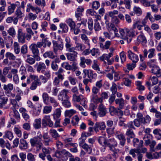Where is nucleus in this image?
Wrapping results in <instances>:
<instances>
[{
	"instance_id": "nucleus-1",
	"label": "nucleus",
	"mask_w": 161,
	"mask_h": 161,
	"mask_svg": "<svg viewBox=\"0 0 161 161\" xmlns=\"http://www.w3.org/2000/svg\"><path fill=\"white\" fill-rule=\"evenodd\" d=\"M11 104L13 106L11 108L13 112H10L9 114L11 121L10 123L14 125L17 122L19 121L20 119L19 114L17 110L19 109V105L17 104L16 101L14 100L12 101Z\"/></svg>"
},
{
	"instance_id": "nucleus-2",
	"label": "nucleus",
	"mask_w": 161,
	"mask_h": 161,
	"mask_svg": "<svg viewBox=\"0 0 161 161\" xmlns=\"http://www.w3.org/2000/svg\"><path fill=\"white\" fill-rule=\"evenodd\" d=\"M97 141L100 145L108 147H111V145L116 141L114 138L107 139L105 136L98 137Z\"/></svg>"
},
{
	"instance_id": "nucleus-3",
	"label": "nucleus",
	"mask_w": 161,
	"mask_h": 161,
	"mask_svg": "<svg viewBox=\"0 0 161 161\" xmlns=\"http://www.w3.org/2000/svg\"><path fill=\"white\" fill-rule=\"evenodd\" d=\"M72 154L68 151L63 149L61 151H57L53 155V157H56L57 158H61L63 160H66L68 159V157H71Z\"/></svg>"
},
{
	"instance_id": "nucleus-4",
	"label": "nucleus",
	"mask_w": 161,
	"mask_h": 161,
	"mask_svg": "<svg viewBox=\"0 0 161 161\" xmlns=\"http://www.w3.org/2000/svg\"><path fill=\"white\" fill-rule=\"evenodd\" d=\"M61 110L60 108H57L54 112L52 115L53 116V119L55 120L54 124V127L55 128L60 127V117L61 116Z\"/></svg>"
},
{
	"instance_id": "nucleus-5",
	"label": "nucleus",
	"mask_w": 161,
	"mask_h": 161,
	"mask_svg": "<svg viewBox=\"0 0 161 161\" xmlns=\"http://www.w3.org/2000/svg\"><path fill=\"white\" fill-rule=\"evenodd\" d=\"M36 65H37L36 71L37 72L44 74L47 77L50 76V74L48 71L46 70V66L44 63L39 62L37 63Z\"/></svg>"
},
{
	"instance_id": "nucleus-6",
	"label": "nucleus",
	"mask_w": 161,
	"mask_h": 161,
	"mask_svg": "<svg viewBox=\"0 0 161 161\" xmlns=\"http://www.w3.org/2000/svg\"><path fill=\"white\" fill-rule=\"evenodd\" d=\"M42 127L45 128L47 126L50 127H54V124L50 118V115H45L43 117L42 121Z\"/></svg>"
},
{
	"instance_id": "nucleus-7",
	"label": "nucleus",
	"mask_w": 161,
	"mask_h": 161,
	"mask_svg": "<svg viewBox=\"0 0 161 161\" xmlns=\"http://www.w3.org/2000/svg\"><path fill=\"white\" fill-rule=\"evenodd\" d=\"M30 78L34 80L31 83L30 88L32 90H34L37 88V86H40L41 85V82L38 76L36 75H30Z\"/></svg>"
},
{
	"instance_id": "nucleus-8",
	"label": "nucleus",
	"mask_w": 161,
	"mask_h": 161,
	"mask_svg": "<svg viewBox=\"0 0 161 161\" xmlns=\"http://www.w3.org/2000/svg\"><path fill=\"white\" fill-rule=\"evenodd\" d=\"M29 48L33 54V57L36 59L37 61H40L41 58L39 55V50L36 47L35 44H31L29 47Z\"/></svg>"
},
{
	"instance_id": "nucleus-9",
	"label": "nucleus",
	"mask_w": 161,
	"mask_h": 161,
	"mask_svg": "<svg viewBox=\"0 0 161 161\" xmlns=\"http://www.w3.org/2000/svg\"><path fill=\"white\" fill-rule=\"evenodd\" d=\"M53 45V51L55 53H57L58 50H62L64 48V43L62 40L59 43L53 40L52 42Z\"/></svg>"
},
{
	"instance_id": "nucleus-10",
	"label": "nucleus",
	"mask_w": 161,
	"mask_h": 161,
	"mask_svg": "<svg viewBox=\"0 0 161 161\" xmlns=\"http://www.w3.org/2000/svg\"><path fill=\"white\" fill-rule=\"evenodd\" d=\"M140 32L141 34L137 37L135 43L136 45H139L141 43L144 45L146 43L147 40L142 32L141 31Z\"/></svg>"
},
{
	"instance_id": "nucleus-11",
	"label": "nucleus",
	"mask_w": 161,
	"mask_h": 161,
	"mask_svg": "<svg viewBox=\"0 0 161 161\" xmlns=\"http://www.w3.org/2000/svg\"><path fill=\"white\" fill-rule=\"evenodd\" d=\"M17 37L19 42L21 44H24L25 42V34L23 32L21 28H19L18 30Z\"/></svg>"
},
{
	"instance_id": "nucleus-12",
	"label": "nucleus",
	"mask_w": 161,
	"mask_h": 161,
	"mask_svg": "<svg viewBox=\"0 0 161 161\" xmlns=\"http://www.w3.org/2000/svg\"><path fill=\"white\" fill-rule=\"evenodd\" d=\"M69 91L66 89L62 90L58 95V99L59 100L63 101L67 99H69V97L68 95Z\"/></svg>"
},
{
	"instance_id": "nucleus-13",
	"label": "nucleus",
	"mask_w": 161,
	"mask_h": 161,
	"mask_svg": "<svg viewBox=\"0 0 161 161\" xmlns=\"http://www.w3.org/2000/svg\"><path fill=\"white\" fill-rule=\"evenodd\" d=\"M98 114L100 117L104 116L107 113V108L102 103H100L98 105Z\"/></svg>"
},
{
	"instance_id": "nucleus-14",
	"label": "nucleus",
	"mask_w": 161,
	"mask_h": 161,
	"mask_svg": "<svg viewBox=\"0 0 161 161\" xmlns=\"http://www.w3.org/2000/svg\"><path fill=\"white\" fill-rule=\"evenodd\" d=\"M75 48L73 51L69 52L70 53H66V55L67 59L70 61H74L76 60V58L77 57L78 53L75 51Z\"/></svg>"
},
{
	"instance_id": "nucleus-15",
	"label": "nucleus",
	"mask_w": 161,
	"mask_h": 161,
	"mask_svg": "<svg viewBox=\"0 0 161 161\" xmlns=\"http://www.w3.org/2000/svg\"><path fill=\"white\" fill-rule=\"evenodd\" d=\"M92 63L91 60L89 58H86L84 57H80V62L79 64L80 66L82 68H85L86 67V63L87 65H90Z\"/></svg>"
},
{
	"instance_id": "nucleus-16",
	"label": "nucleus",
	"mask_w": 161,
	"mask_h": 161,
	"mask_svg": "<svg viewBox=\"0 0 161 161\" xmlns=\"http://www.w3.org/2000/svg\"><path fill=\"white\" fill-rule=\"evenodd\" d=\"M65 47L66 50L68 52L73 51L74 49L75 48L74 47H72V44L71 42V40L69 37H66L65 38Z\"/></svg>"
},
{
	"instance_id": "nucleus-17",
	"label": "nucleus",
	"mask_w": 161,
	"mask_h": 161,
	"mask_svg": "<svg viewBox=\"0 0 161 161\" xmlns=\"http://www.w3.org/2000/svg\"><path fill=\"white\" fill-rule=\"evenodd\" d=\"M109 111L111 115L112 116L123 114V112L119 108H116L114 106L110 107L109 108Z\"/></svg>"
},
{
	"instance_id": "nucleus-18",
	"label": "nucleus",
	"mask_w": 161,
	"mask_h": 161,
	"mask_svg": "<svg viewBox=\"0 0 161 161\" xmlns=\"http://www.w3.org/2000/svg\"><path fill=\"white\" fill-rule=\"evenodd\" d=\"M117 146V142L116 141L114 143H113V144L112 143V144L111 145V147H108L109 151L113 153L112 154V155L113 157H114V158L115 159H116L117 157V152L119 151V149H118L115 148V147H116Z\"/></svg>"
},
{
	"instance_id": "nucleus-19",
	"label": "nucleus",
	"mask_w": 161,
	"mask_h": 161,
	"mask_svg": "<svg viewBox=\"0 0 161 161\" xmlns=\"http://www.w3.org/2000/svg\"><path fill=\"white\" fill-rule=\"evenodd\" d=\"M128 56L129 59L131 60L133 63H136L139 60L138 56L130 50L127 52Z\"/></svg>"
},
{
	"instance_id": "nucleus-20",
	"label": "nucleus",
	"mask_w": 161,
	"mask_h": 161,
	"mask_svg": "<svg viewBox=\"0 0 161 161\" xmlns=\"http://www.w3.org/2000/svg\"><path fill=\"white\" fill-rule=\"evenodd\" d=\"M84 11V8L82 7H79L75 12V16L77 20L80 21L81 20V16L82 15V13Z\"/></svg>"
},
{
	"instance_id": "nucleus-21",
	"label": "nucleus",
	"mask_w": 161,
	"mask_h": 161,
	"mask_svg": "<svg viewBox=\"0 0 161 161\" xmlns=\"http://www.w3.org/2000/svg\"><path fill=\"white\" fill-rule=\"evenodd\" d=\"M43 143L45 145L48 146L49 143L52 142L51 139L47 133H44L42 135Z\"/></svg>"
},
{
	"instance_id": "nucleus-22",
	"label": "nucleus",
	"mask_w": 161,
	"mask_h": 161,
	"mask_svg": "<svg viewBox=\"0 0 161 161\" xmlns=\"http://www.w3.org/2000/svg\"><path fill=\"white\" fill-rule=\"evenodd\" d=\"M116 136L119 140L120 144L122 146H124L126 139L124 135L122 133L117 132L116 134Z\"/></svg>"
},
{
	"instance_id": "nucleus-23",
	"label": "nucleus",
	"mask_w": 161,
	"mask_h": 161,
	"mask_svg": "<svg viewBox=\"0 0 161 161\" xmlns=\"http://www.w3.org/2000/svg\"><path fill=\"white\" fill-rule=\"evenodd\" d=\"M118 11L117 10H114L113 11L109 12V15L110 17H112V21L115 24H117L119 22V19L116 17H114V15L117 14Z\"/></svg>"
},
{
	"instance_id": "nucleus-24",
	"label": "nucleus",
	"mask_w": 161,
	"mask_h": 161,
	"mask_svg": "<svg viewBox=\"0 0 161 161\" xmlns=\"http://www.w3.org/2000/svg\"><path fill=\"white\" fill-rule=\"evenodd\" d=\"M19 147L21 150H25L28 147V144L26 141L23 139L20 140Z\"/></svg>"
},
{
	"instance_id": "nucleus-25",
	"label": "nucleus",
	"mask_w": 161,
	"mask_h": 161,
	"mask_svg": "<svg viewBox=\"0 0 161 161\" xmlns=\"http://www.w3.org/2000/svg\"><path fill=\"white\" fill-rule=\"evenodd\" d=\"M16 8V4L14 3H10V5L8 6V13L9 15H10L14 12Z\"/></svg>"
},
{
	"instance_id": "nucleus-26",
	"label": "nucleus",
	"mask_w": 161,
	"mask_h": 161,
	"mask_svg": "<svg viewBox=\"0 0 161 161\" xmlns=\"http://www.w3.org/2000/svg\"><path fill=\"white\" fill-rule=\"evenodd\" d=\"M134 29H128V33H127V36L129 37H133L138 34L139 32L137 30H135Z\"/></svg>"
},
{
	"instance_id": "nucleus-27",
	"label": "nucleus",
	"mask_w": 161,
	"mask_h": 161,
	"mask_svg": "<svg viewBox=\"0 0 161 161\" xmlns=\"http://www.w3.org/2000/svg\"><path fill=\"white\" fill-rule=\"evenodd\" d=\"M134 146L136 147H141L143 144V142L141 140L140 141L137 138H135L133 141Z\"/></svg>"
},
{
	"instance_id": "nucleus-28",
	"label": "nucleus",
	"mask_w": 161,
	"mask_h": 161,
	"mask_svg": "<svg viewBox=\"0 0 161 161\" xmlns=\"http://www.w3.org/2000/svg\"><path fill=\"white\" fill-rule=\"evenodd\" d=\"M49 133L51 136L55 139H57L60 137L58 133L57 130L55 129L50 130Z\"/></svg>"
},
{
	"instance_id": "nucleus-29",
	"label": "nucleus",
	"mask_w": 161,
	"mask_h": 161,
	"mask_svg": "<svg viewBox=\"0 0 161 161\" xmlns=\"http://www.w3.org/2000/svg\"><path fill=\"white\" fill-rule=\"evenodd\" d=\"M92 68L94 70L97 71L99 74H103L104 73L103 71H101L99 67L97 64V61L94 60L93 61V64L92 66Z\"/></svg>"
},
{
	"instance_id": "nucleus-30",
	"label": "nucleus",
	"mask_w": 161,
	"mask_h": 161,
	"mask_svg": "<svg viewBox=\"0 0 161 161\" xmlns=\"http://www.w3.org/2000/svg\"><path fill=\"white\" fill-rule=\"evenodd\" d=\"M41 119H35L33 124L34 128L36 129H38L41 127Z\"/></svg>"
},
{
	"instance_id": "nucleus-31",
	"label": "nucleus",
	"mask_w": 161,
	"mask_h": 161,
	"mask_svg": "<svg viewBox=\"0 0 161 161\" xmlns=\"http://www.w3.org/2000/svg\"><path fill=\"white\" fill-rule=\"evenodd\" d=\"M48 94L46 92H44L42 93V97L43 103L47 105L48 104V100L50 98Z\"/></svg>"
},
{
	"instance_id": "nucleus-32",
	"label": "nucleus",
	"mask_w": 161,
	"mask_h": 161,
	"mask_svg": "<svg viewBox=\"0 0 161 161\" xmlns=\"http://www.w3.org/2000/svg\"><path fill=\"white\" fill-rule=\"evenodd\" d=\"M119 32L122 39H124L126 38V36H127L128 29H120L119 30Z\"/></svg>"
},
{
	"instance_id": "nucleus-33",
	"label": "nucleus",
	"mask_w": 161,
	"mask_h": 161,
	"mask_svg": "<svg viewBox=\"0 0 161 161\" xmlns=\"http://www.w3.org/2000/svg\"><path fill=\"white\" fill-rule=\"evenodd\" d=\"M3 138H7L11 140L13 138V133L10 131L6 130L4 132V135L3 136Z\"/></svg>"
},
{
	"instance_id": "nucleus-34",
	"label": "nucleus",
	"mask_w": 161,
	"mask_h": 161,
	"mask_svg": "<svg viewBox=\"0 0 161 161\" xmlns=\"http://www.w3.org/2000/svg\"><path fill=\"white\" fill-rule=\"evenodd\" d=\"M113 55V53L112 52L109 53L108 54H104L101 56L100 57V58L102 61L108 60Z\"/></svg>"
},
{
	"instance_id": "nucleus-35",
	"label": "nucleus",
	"mask_w": 161,
	"mask_h": 161,
	"mask_svg": "<svg viewBox=\"0 0 161 161\" xmlns=\"http://www.w3.org/2000/svg\"><path fill=\"white\" fill-rule=\"evenodd\" d=\"M115 103L117 104H119V107L122 109L123 108L124 105V100L121 98H117L115 100Z\"/></svg>"
},
{
	"instance_id": "nucleus-36",
	"label": "nucleus",
	"mask_w": 161,
	"mask_h": 161,
	"mask_svg": "<svg viewBox=\"0 0 161 161\" xmlns=\"http://www.w3.org/2000/svg\"><path fill=\"white\" fill-rule=\"evenodd\" d=\"M140 153V150L139 149L134 148L131 149L129 151V154L132 155L133 158H135L136 157V153Z\"/></svg>"
},
{
	"instance_id": "nucleus-37",
	"label": "nucleus",
	"mask_w": 161,
	"mask_h": 161,
	"mask_svg": "<svg viewBox=\"0 0 161 161\" xmlns=\"http://www.w3.org/2000/svg\"><path fill=\"white\" fill-rule=\"evenodd\" d=\"M53 104V107H55L58 106L59 103L58 102L57 99L53 97H50L48 100V102Z\"/></svg>"
},
{
	"instance_id": "nucleus-38",
	"label": "nucleus",
	"mask_w": 161,
	"mask_h": 161,
	"mask_svg": "<svg viewBox=\"0 0 161 161\" xmlns=\"http://www.w3.org/2000/svg\"><path fill=\"white\" fill-rule=\"evenodd\" d=\"M41 42L43 45V47H46L47 46L50 47L51 45V42L49 41L47 37L42 39Z\"/></svg>"
},
{
	"instance_id": "nucleus-39",
	"label": "nucleus",
	"mask_w": 161,
	"mask_h": 161,
	"mask_svg": "<svg viewBox=\"0 0 161 161\" xmlns=\"http://www.w3.org/2000/svg\"><path fill=\"white\" fill-rule=\"evenodd\" d=\"M15 14L16 17L20 19L22 18L24 16V14L21 11V8L20 7L16 9Z\"/></svg>"
},
{
	"instance_id": "nucleus-40",
	"label": "nucleus",
	"mask_w": 161,
	"mask_h": 161,
	"mask_svg": "<svg viewBox=\"0 0 161 161\" xmlns=\"http://www.w3.org/2000/svg\"><path fill=\"white\" fill-rule=\"evenodd\" d=\"M0 146L2 148H4L5 147H6L7 148H8L10 147V144L8 141L7 142H5L3 139L0 138Z\"/></svg>"
},
{
	"instance_id": "nucleus-41",
	"label": "nucleus",
	"mask_w": 161,
	"mask_h": 161,
	"mask_svg": "<svg viewBox=\"0 0 161 161\" xmlns=\"http://www.w3.org/2000/svg\"><path fill=\"white\" fill-rule=\"evenodd\" d=\"M67 24L70 28V30L73 29V28L75 26V24L74 21H73L72 19L69 18L66 21Z\"/></svg>"
},
{
	"instance_id": "nucleus-42",
	"label": "nucleus",
	"mask_w": 161,
	"mask_h": 161,
	"mask_svg": "<svg viewBox=\"0 0 161 161\" xmlns=\"http://www.w3.org/2000/svg\"><path fill=\"white\" fill-rule=\"evenodd\" d=\"M43 56L44 58L48 57L51 59H53L55 58V56L54 55L53 53L51 51L45 52L43 54Z\"/></svg>"
},
{
	"instance_id": "nucleus-43",
	"label": "nucleus",
	"mask_w": 161,
	"mask_h": 161,
	"mask_svg": "<svg viewBox=\"0 0 161 161\" xmlns=\"http://www.w3.org/2000/svg\"><path fill=\"white\" fill-rule=\"evenodd\" d=\"M153 133L155 135L156 137L158 140H159L161 138V130L156 129L153 130Z\"/></svg>"
},
{
	"instance_id": "nucleus-44",
	"label": "nucleus",
	"mask_w": 161,
	"mask_h": 161,
	"mask_svg": "<svg viewBox=\"0 0 161 161\" xmlns=\"http://www.w3.org/2000/svg\"><path fill=\"white\" fill-rule=\"evenodd\" d=\"M81 25V24L78 23L77 24L76 27L75 26L73 28V29H72L71 30L74 32V34L75 35L78 34L80 32V30L79 29Z\"/></svg>"
},
{
	"instance_id": "nucleus-45",
	"label": "nucleus",
	"mask_w": 161,
	"mask_h": 161,
	"mask_svg": "<svg viewBox=\"0 0 161 161\" xmlns=\"http://www.w3.org/2000/svg\"><path fill=\"white\" fill-rule=\"evenodd\" d=\"M5 57L9 59L10 60H15L16 57L12 53L7 52L5 54Z\"/></svg>"
},
{
	"instance_id": "nucleus-46",
	"label": "nucleus",
	"mask_w": 161,
	"mask_h": 161,
	"mask_svg": "<svg viewBox=\"0 0 161 161\" xmlns=\"http://www.w3.org/2000/svg\"><path fill=\"white\" fill-rule=\"evenodd\" d=\"M81 147L88 153L90 154L92 153V150L91 147L87 144L84 143Z\"/></svg>"
},
{
	"instance_id": "nucleus-47",
	"label": "nucleus",
	"mask_w": 161,
	"mask_h": 161,
	"mask_svg": "<svg viewBox=\"0 0 161 161\" xmlns=\"http://www.w3.org/2000/svg\"><path fill=\"white\" fill-rule=\"evenodd\" d=\"M14 52L15 54H18L20 52L19 45L18 43L15 42L14 43Z\"/></svg>"
},
{
	"instance_id": "nucleus-48",
	"label": "nucleus",
	"mask_w": 161,
	"mask_h": 161,
	"mask_svg": "<svg viewBox=\"0 0 161 161\" xmlns=\"http://www.w3.org/2000/svg\"><path fill=\"white\" fill-rule=\"evenodd\" d=\"M60 28L62 30L63 33H67L68 31V27L65 24L60 23L59 25Z\"/></svg>"
},
{
	"instance_id": "nucleus-49",
	"label": "nucleus",
	"mask_w": 161,
	"mask_h": 161,
	"mask_svg": "<svg viewBox=\"0 0 161 161\" xmlns=\"http://www.w3.org/2000/svg\"><path fill=\"white\" fill-rule=\"evenodd\" d=\"M125 134L130 138H134L135 136L133 130L132 129L129 128L127 129Z\"/></svg>"
},
{
	"instance_id": "nucleus-50",
	"label": "nucleus",
	"mask_w": 161,
	"mask_h": 161,
	"mask_svg": "<svg viewBox=\"0 0 161 161\" xmlns=\"http://www.w3.org/2000/svg\"><path fill=\"white\" fill-rule=\"evenodd\" d=\"M36 155L32 154L31 153H29L27 155V159L29 161H36Z\"/></svg>"
},
{
	"instance_id": "nucleus-51",
	"label": "nucleus",
	"mask_w": 161,
	"mask_h": 161,
	"mask_svg": "<svg viewBox=\"0 0 161 161\" xmlns=\"http://www.w3.org/2000/svg\"><path fill=\"white\" fill-rule=\"evenodd\" d=\"M7 31L9 35L12 37H14L15 36L16 31L13 27L9 28Z\"/></svg>"
},
{
	"instance_id": "nucleus-52",
	"label": "nucleus",
	"mask_w": 161,
	"mask_h": 161,
	"mask_svg": "<svg viewBox=\"0 0 161 161\" xmlns=\"http://www.w3.org/2000/svg\"><path fill=\"white\" fill-rule=\"evenodd\" d=\"M80 37L82 41L84 42L85 44L89 45V40L88 39L87 36L84 34H80Z\"/></svg>"
},
{
	"instance_id": "nucleus-53",
	"label": "nucleus",
	"mask_w": 161,
	"mask_h": 161,
	"mask_svg": "<svg viewBox=\"0 0 161 161\" xmlns=\"http://www.w3.org/2000/svg\"><path fill=\"white\" fill-rule=\"evenodd\" d=\"M135 84L137 86V89L139 91H143L145 89V87L142 85V82L140 81H137L135 82Z\"/></svg>"
},
{
	"instance_id": "nucleus-54",
	"label": "nucleus",
	"mask_w": 161,
	"mask_h": 161,
	"mask_svg": "<svg viewBox=\"0 0 161 161\" xmlns=\"http://www.w3.org/2000/svg\"><path fill=\"white\" fill-rule=\"evenodd\" d=\"M30 142L32 147H34L36 145L37 143V138L35 136L30 139Z\"/></svg>"
},
{
	"instance_id": "nucleus-55",
	"label": "nucleus",
	"mask_w": 161,
	"mask_h": 161,
	"mask_svg": "<svg viewBox=\"0 0 161 161\" xmlns=\"http://www.w3.org/2000/svg\"><path fill=\"white\" fill-rule=\"evenodd\" d=\"M150 136V135L149 134H146L143 137V139L145 141V144L146 146L148 145L151 143V141L148 139Z\"/></svg>"
},
{
	"instance_id": "nucleus-56",
	"label": "nucleus",
	"mask_w": 161,
	"mask_h": 161,
	"mask_svg": "<svg viewBox=\"0 0 161 161\" xmlns=\"http://www.w3.org/2000/svg\"><path fill=\"white\" fill-rule=\"evenodd\" d=\"M104 67L105 69L104 70L105 71L109 72L111 71L112 73L113 72H114V67L112 66L106 64V65H104Z\"/></svg>"
},
{
	"instance_id": "nucleus-57",
	"label": "nucleus",
	"mask_w": 161,
	"mask_h": 161,
	"mask_svg": "<svg viewBox=\"0 0 161 161\" xmlns=\"http://www.w3.org/2000/svg\"><path fill=\"white\" fill-rule=\"evenodd\" d=\"M5 43L7 44H12L13 42V40L12 38L9 36L4 37Z\"/></svg>"
},
{
	"instance_id": "nucleus-58",
	"label": "nucleus",
	"mask_w": 161,
	"mask_h": 161,
	"mask_svg": "<svg viewBox=\"0 0 161 161\" xmlns=\"http://www.w3.org/2000/svg\"><path fill=\"white\" fill-rule=\"evenodd\" d=\"M94 29L96 31H99L101 29V27L99 23L97 20H94Z\"/></svg>"
},
{
	"instance_id": "nucleus-59",
	"label": "nucleus",
	"mask_w": 161,
	"mask_h": 161,
	"mask_svg": "<svg viewBox=\"0 0 161 161\" xmlns=\"http://www.w3.org/2000/svg\"><path fill=\"white\" fill-rule=\"evenodd\" d=\"M151 120V118L148 115H146L145 118H143L142 123L144 125L149 124Z\"/></svg>"
},
{
	"instance_id": "nucleus-60",
	"label": "nucleus",
	"mask_w": 161,
	"mask_h": 161,
	"mask_svg": "<svg viewBox=\"0 0 161 161\" xmlns=\"http://www.w3.org/2000/svg\"><path fill=\"white\" fill-rule=\"evenodd\" d=\"M61 66L67 70H70L72 69V67L68 62H64L61 64Z\"/></svg>"
},
{
	"instance_id": "nucleus-61",
	"label": "nucleus",
	"mask_w": 161,
	"mask_h": 161,
	"mask_svg": "<svg viewBox=\"0 0 161 161\" xmlns=\"http://www.w3.org/2000/svg\"><path fill=\"white\" fill-rule=\"evenodd\" d=\"M76 112V111L73 109L66 110L65 111V115L66 116L71 117Z\"/></svg>"
},
{
	"instance_id": "nucleus-62",
	"label": "nucleus",
	"mask_w": 161,
	"mask_h": 161,
	"mask_svg": "<svg viewBox=\"0 0 161 161\" xmlns=\"http://www.w3.org/2000/svg\"><path fill=\"white\" fill-rule=\"evenodd\" d=\"M133 121H130L125 125V128H129L135 130V128L134 126Z\"/></svg>"
},
{
	"instance_id": "nucleus-63",
	"label": "nucleus",
	"mask_w": 161,
	"mask_h": 161,
	"mask_svg": "<svg viewBox=\"0 0 161 161\" xmlns=\"http://www.w3.org/2000/svg\"><path fill=\"white\" fill-rule=\"evenodd\" d=\"M3 88L4 90L12 91L13 89V85L11 83L8 84L7 85L4 84Z\"/></svg>"
},
{
	"instance_id": "nucleus-64",
	"label": "nucleus",
	"mask_w": 161,
	"mask_h": 161,
	"mask_svg": "<svg viewBox=\"0 0 161 161\" xmlns=\"http://www.w3.org/2000/svg\"><path fill=\"white\" fill-rule=\"evenodd\" d=\"M100 4L98 1H95L93 2L92 8L93 9L97 10L99 7Z\"/></svg>"
}]
</instances>
